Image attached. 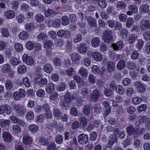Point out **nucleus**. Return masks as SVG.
<instances>
[{
	"mask_svg": "<svg viewBox=\"0 0 150 150\" xmlns=\"http://www.w3.org/2000/svg\"><path fill=\"white\" fill-rule=\"evenodd\" d=\"M135 85L138 88V90L139 92H143L146 90L145 85L141 82H137L135 83Z\"/></svg>",
	"mask_w": 150,
	"mask_h": 150,
	"instance_id": "obj_16",
	"label": "nucleus"
},
{
	"mask_svg": "<svg viewBox=\"0 0 150 150\" xmlns=\"http://www.w3.org/2000/svg\"><path fill=\"white\" fill-rule=\"evenodd\" d=\"M34 117V114L32 111L28 112L26 114V119L28 120H32L33 119Z\"/></svg>",
	"mask_w": 150,
	"mask_h": 150,
	"instance_id": "obj_57",
	"label": "nucleus"
},
{
	"mask_svg": "<svg viewBox=\"0 0 150 150\" xmlns=\"http://www.w3.org/2000/svg\"><path fill=\"white\" fill-rule=\"evenodd\" d=\"M57 35L60 38H62L64 35H68L69 37H70L71 33L68 30L65 31L63 30H59L57 32Z\"/></svg>",
	"mask_w": 150,
	"mask_h": 150,
	"instance_id": "obj_20",
	"label": "nucleus"
},
{
	"mask_svg": "<svg viewBox=\"0 0 150 150\" xmlns=\"http://www.w3.org/2000/svg\"><path fill=\"white\" fill-rule=\"evenodd\" d=\"M110 138H111V139L109 141V147H112L113 144L117 141V139L116 137H114L113 134L110 136Z\"/></svg>",
	"mask_w": 150,
	"mask_h": 150,
	"instance_id": "obj_58",
	"label": "nucleus"
},
{
	"mask_svg": "<svg viewBox=\"0 0 150 150\" xmlns=\"http://www.w3.org/2000/svg\"><path fill=\"white\" fill-rule=\"evenodd\" d=\"M29 130L32 132H36L38 129V127L36 125L32 124L29 126Z\"/></svg>",
	"mask_w": 150,
	"mask_h": 150,
	"instance_id": "obj_54",
	"label": "nucleus"
},
{
	"mask_svg": "<svg viewBox=\"0 0 150 150\" xmlns=\"http://www.w3.org/2000/svg\"><path fill=\"white\" fill-rule=\"evenodd\" d=\"M34 44L31 41H29L26 43V47L27 49L30 50H32L34 48Z\"/></svg>",
	"mask_w": 150,
	"mask_h": 150,
	"instance_id": "obj_49",
	"label": "nucleus"
},
{
	"mask_svg": "<svg viewBox=\"0 0 150 150\" xmlns=\"http://www.w3.org/2000/svg\"><path fill=\"white\" fill-rule=\"evenodd\" d=\"M13 109L14 110L20 115L24 114L25 112V110L23 107L21 106L18 105H13Z\"/></svg>",
	"mask_w": 150,
	"mask_h": 150,
	"instance_id": "obj_10",
	"label": "nucleus"
},
{
	"mask_svg": "<svg viewBox=\"0 0 150 150\" xmlns=\"http://www.w3.org/2000/svg\"><path fill=\"white\" fill-rule=\"evenodd\" d=\"M129 9L133 13H136L138 11V9L136 6L134 4H131L128 6Z\"/></svg>",
	"mask_w": 150,
	"mask_h": 150,
	"instance_id": "obj_50",
	"label": "nucleus"
},
{
	"mask_svg": "<svg viewBox=\"0 0 150 150\" xmlns=\"http://www.w3.org/2000/svg\"><path fill=\"white\" fill-rule=\"evenodd\" d=\"M149 7L150 6L149 5L146 4H144L140 7L139 11L142 13H148L149 11Z\"/></svg>",
	"mask_w": 150,
	"mask_h": 150,
	"instance_id": "obj_18",
	"label": "nucleus"
},
{
	"mask_svg": "<svg viewBox=\"0 0 150 150\" xmlns=\"http://www.w3.org/2000/svg\"><path fill=\"white\" fill-rule=\"evenodd\" d=\"M10 124V121L8 120L1 119L0 121V126L1 128H5L8 126Z\"/></svg>",
	"mask_w": 150,
	"mask_h": 150,
	"instance_id": "obj_28",
	"label": "nucleus"
},
{
	"mask_svg": "<svg viewBox=\"0 0 150 150\" xmlns=\"http://www.w3.org/2000/svg\"><path fill=\"white\" fill-rule=\"evenodd\" d=\"M79 124L83 127L86 126L87 125V120L86 118L82 117L79 118Z\"/></svg>",
	"mask_w": 150,
	"mask_h": 150,
	"instance_id": "obj_37",
	"label": "nucleus"
},
{
	"mask_svg": "<svg viewBox=\"0 0 150 150\" xmlns=\"http://www.w3.org/2000/svg\"><path fill=\"white\" fill-rule=\"evenodd\" d=\"M72 61L75 62L78 64L80 59V57L78 53H73L71 56Z\"/></svg>",
	"mask_w": 150,
	"mask_h": 150,
	"instance_id": "obj_27",
	"label": "nucleus"
},
{
	"mask_svg": "<svg viewBox=\"0 0 150 150\" xmlns=\"http://www.w3.org/2000/svg\"><path fill=\"white\" fill-rule=\"evenodd\" d=\"M45 92L44 90L39 89L36 92V95L38 97H42L44 96Z\"/></svg>",
	"mask_w": 150,
	"mask_h": 150,
	"instance_id": "obj_53",
	"label": "nucleus"
},
{
	"mask_svg": "<svg viewBox=\"0 0 150 150\" xmlns=\"http://www.w3.org/2000/svg\"><path fill=\"white\" fill-rule=\"evenodd\" d=\"M23 61L28 65H31L33 63V59L31 56H28L27 54H24L22 57Z\"/></svg>",
	"mask_w": 150,
	"mask_h": 150,
	"instance_id": "obj_6",
	"label": "nucleus"
},
{
	"mask_svg": "<svg viewBox=\"0 0 150 150\" xmlns=\"http://www.w3.org/2000/svg\"><path fill=\"white\" fill-rule=\"evenodd\" d=\"M147 107L146 105L142 104L138 107L137 109L139 113L145 111L146 110Z\"/></svg>",
	"mask_w": 150,
	"mask_h": 150,
	"instance_id": "obj_55",
	"label": "nucleus"
},
{
	"mask_svg": "<svg viewBox=\"0 0 150 150\" xmlns=\"http://www.w3.org/2000/svg\"><path fill=\"white\" fill-rule=\"evenodd\" d=\"M83 112L86 115H88L90 112V108L89 105H85L83 108Z\"/></svg>",
	"mask_w": 150,
	"mask_h": 150,
	"instance_id": "obj_64",
	"label": "nucleus"
},
{
	"mask_svg": "<svg viewBox=\"0 0 150 150\" xmlns=\"http://www.w3.org/2000/svg\"><path fill=\"white\" fill-rule=\"evenodd\" d=\"M45 71L48 73H51L53 71L52 66L50 64H45L43 68Z\"/></svg>",
	"mask_w": 150,
	"mask_h": 150,
	"instance_id": "obj_35",
	"label": "nucleus"
},
{
	"mask_svg": "<svg viewBox=\"0 0 150 150\" xmlns=\"http://www.w3.org/2000/svg\"><path fill=\"white\" fill-rule=\"evenodd\" d=\"M23 83L27 87H29L31 85L29 79L26 77L24 78L23 79Z\"/></svg>",
	"mask_w": 150,
	"mask_h": 150,
	"instance_id": "obj_59",
	"label": "nucleus"
},
{
	"mask_svg": "<svg viewBox=\"0 0 150 150\" xmlns=\"http://www.w3.org/2000/svg\"><path fill=\"white\" fill-rule=\"evenodd\" d=\"M36 83V84L40 87H42L47 84V80L45 78H42L40 77H37Z\"/></svg>",
	"mask_w": 150,
	"mask_h": 150,
	"instance_id": "obj_9",
	"label": "nucleus"
},
{
	"mask_svg": "<svg viewBox=\"0 0 150 150\" xmlns=\"http://www.w3.org/2000/svg\"><path fill=\"white\" fill-rule=\"evenodd\" d=\"M100 40L98 37L94 38L92 40L91 44L92 46L94 47H98L99 45Z\"/></svg>",
	"mask_w": 150,
	"mask_h": 150,
	"instance_id": "obj_26",
	"label": "nucleus"
},
{
	"mask_svg": "<svg viewBox=\"0 0 150 150\" xmlns=\"http://www.w3.org/2000/svg\"><path fill=\"white\" fill-rule=\"evenodd\" d=\"M29 37V34L28 33L25 31L21 32L18 35L19 38L21 40H24L28 38Z\"/></svg>",
	"mask_w": 150,
	"mask_h": 150,
	"instance_id": "obj_23",
	"label": "nucleus"
},
{
	"mask_svg": "<svg viewBox=\"0 0 150 150\" xmlns=\"http://www.w3.org/2000/svg\"><path fill=\"white\" fill-rule=\"evenodd\" d=\"M138 36L134 34L131 35L129 37L128 41L130 44H133L138 38Z\"/></svg>",
	"mask_w": 150,
	"mask_h": 150,
	"instance_id": "obj_47",
	"label": "nucleus"
},
{
	"mask_svg": "<svg viewBox=\"0 0 150 150\" xmlns=\"http://www.w3.org/2000/svg\"><path fill=\"white\" fill-rule=\"evenodd\" d=\"M45 13L46 17L53 16L57 13L53 10L50 8H48L47 10L45 11Z\"/></svg>",
	"mask_w": 150,
	"mask_h": 150,
	"instance_id": "obj_30",
	"label": "nucleus"
},
{
	"mask_svg": "<svg viewBox=\"0 0 150 150\" xmlns=\"http://www.w3.org/2000/svg\"><path fill=\"white\" fill-rule=\"evenodd\" d=\"M52 42L49 40H47L45 41V47L46 49L47 54L48 55H51V49L52 48L53 45Z\"/></svg>",
	"mask_w": 150,
	"mask_h": 150,
	"instance_id": "obj_7",
	"label": "nucleus"
},
{
	"mask_svg": "<svg viewBox=\"0 0 150 150\" xmlns=\"http://www.w3.org/2000/svg\"><path fill=\"white\" fill-rule=\"evenodd\" d=\"M5 87L7 89H11L13 87V83L12 81L10 80H8L6 82L5 84Z\"/></svg>",
	"mask_w": 150,
	"mask_h": 150,
	"instance_id": "obj_60",
	"label": "nucleus"
},
{
	"mask_svg": "<svg viewBox=\"0 0 150 150\" xmlns=\"http://www.w3.org/2000/svg\"><path fill=\"white\" fill-rule=\"evenodd\" d=\"M78 142L81 144H84L86 143L88 140V135L84 134H80L78 137Z\"/></svg>",
	"mask_w": 150,
	"mask_h": 150,
	"instance_id": "obj_5",
	"label": "nucleus"
},
{
	"mask_svg": "<svg viewBox=\"0 0 150 150\" xmlns=\"http://www.w3.org/2000/svg\"><path fill=\"white\" fill-rule=\"evenodd\" d=\"M2 35L5 37H7L9 36V33L7 29L6 28H3L1 30Z\"/></svg>",
	"mask_w": 150,
	"mask_h": 150,
	"instance_id": "obj_62",
	"label": "nucleus"
},
{
	"mask_svg": "<svg viewBox=\"0 0 150 150\" xmlns=\"http://www.w3.org/2000/svg\"><path fill=\"white\" fill-rule=\"evenodd\" d=\"M54 85L53 83H49L46 86L45 91L46 92L49 93L51 94L54 90Z\"/></svg>",
	"mask_w": 150,
	"mask_h": 150,
	"instance_id": "obj_15",
	"label": "nucleus"
},
{
	"mask_svg": "<svg viewBox=\"0 0 150 150\" xmlns=\"http://www.w3.org/2000/svg\"><path fill=\"white\" fill-rule=\"evenodd\" d=\"M35 20L38 22H41L43 21L44 16L41 14H38L35 16L34 17Z\"/></svg>",
	"mask_w": 150,
	"mask_h": 150,
	"instance_id": "obj_40",
	"label": "nucleus"
},
{
	"mask_svg": "<svg viewBox=\"0 0 150 150\" xmlns=\"http://www.w3.org/2000/svg\"><path fill=\"white\" fill-rule=\"evenodd\" d=\"M144 38L146 41L150 40V30L145 32L143 34Z\"/></svg>",
	"mask_w": 150,
	"mask_h": 150,
	"instance_id": "obj_61",
	"label": "nucleus"
},
{
	"mask_svg": "<svg viewBox=\"0 0 150 150\" xmlns=\"http://www.w3.org/2000/svg\"><path fill=\"white\" fill-rule=\"evenodd\" d=\"M112 32L109 30H106L103 33V40L105 42L109 43L112 40Z\"/></svg>",
	"mask_w": 150,
	"mask_h": 150,
	"instance_id": "obj_1",
	"label": "nucleus"
},
{
	"mask_svg": "<svg viewBox=\"0 0 150 150\" xmlns=\"http://www.w3.org/2000/svg\"><path fill=\"white\" fill-rule=\"evenodd\" d=\"M4 16L7 19H11L15 17V13L13 11L9 10L6 11Z\"/></svg>",
	"mask_w": 150,
	"mask_h": 150,
	"instance_id": "obj_13",
	"label": "nucleus"
},
{
	"mask_svg": "<svg viewBox=\"0 0 150 150\" xmlns=\"http://www.w3.org/2000/svg\"><path fill=\"white\" fill-rule=\"evenodd\" d=\"M87 21L88 25L91 27H96L97 25L96 21L95 18L91 17H88Z\"/></svg>",
	"mask_w": 150,
	"mask_h": 150,
	"instance_id": "obj_17",
	"label": "nucleus"
},
{
	"mask_svg": "<svg viewBox=\"0 0 150 150\" xmlns=\"http://www.w3.org/2000/svg\"><path fill=\"white\" fill-rule=\"evenodd\" d=\"M64 99L67 103H69L72 100H76L77 97V95L75 93H72L69 91H67L65 96Z\"/></svg>",
	"mask_w": 150,
	"mask_h": 150,
	"instance_id": "obj_2",
	"label": "nucleus"
},
{
	"mask_svg": "<svg viewBox=\"0 0 150 150\" xmlns=\"http://www.w3.org/2000/svg\"><path fill=\"white\" fill-rule=\"evenodd\" d=\"M63 137L61 134L57 135L55 138V142L58 144H62L63 141Z\"/></svg>",
	"mask_w": 150,
	"mask_h": 150,
	"instance_id": "obj_44",
	"label": "nucleus"
},
{
	"mask_svg": "<svg viewBox=\"0 0 150 150\" xmlns=\"http://www.w3.org/2000/svg\"><path fill=\"white\" fill-rule=\"evenodd\" d=\"M14 48L16 50L19 52L21 51L23 49L22 45L19 43H16L14 45Z\"/></svg>",
	"mask_w": 150,
	"mask_h": 150,
	"instance_id": "obj_63",
	"label": "nucleus"
},
{
	"mask_svg": "<svg viewBox=\"0 0 150 150\" xmlns=\"http://www.w3.org/2000/svg\"><path fill=\"white\" fill-rule=\"evenodd\" d=\"M107 69L110 72H112L115 69L114 63L112 61H108L107 63Z\"/></svg>",
	"mask_w": 150,
	"mask_h": 150,
	"instance_id": "obj_21",
	"label": "nucleus"
},
{
	"mask_svg": "<svg viewBox=\"0 0 150 150\" xmlns=\"http://www.w3.org/2000/svg\"><path fill=\"white\" fill-rule=\"evenodd\" d=\"M101 95V92L100 91L97 90H94L91 94V100L93 102H96Z\"/></svg>",
	"mask_w": 150,
	"mask_h": 150,
	"instance_id": "obj_3",
	"label": "nucleus"
},
{
	"mask_svg": "<svg viewBox=\"0 0 150 150\" xmlns=\"http://www.w3.org/2000/svg\"><path fill=\"white\" fill-rule=\"evenodd\" d=\"M79 51L81 53H85L87 51V47L86 45L84 43H81L78 48Z\"/></svg>",
	"mask_w": 150,
	"mask_h": 150,
	"instance_id": "obj_19",
	"label": "nucleus"
},
{
	"mask_svg": "<svg viewBox=\"0 0 150 150\" xmlns=\"http://www.w3.org/2000/svg\"><path fill=\"white\" fill-rule=\"evenodd\" d=\"M92 57L94 60L96 61L99 62L102 59V56L101 54L97 52H93Z\"/></svg>",
	"mask_w": 150,
	"mask_h": 150,
	"instance_id": "obj_24",
	"label": "nucleus"
},
{
	"mask_svg": "<svg viewBox=\"0 0 150 150\" xmlns=\"http://www.w3.org/2000/svg\"><path fill=\"white\" fill-rule=\"evenodd\" d=\"M39 142L41 144L44 146H46L49 144V141L47 139L43 137H41L40 138Z\"/></svg>",
	"mask_w": 150,
	"mask_h": 150,
	"instance_id": "obj_43",
	"label": "nucleus"
},
{
	"mask_svg": "<svg viewBox=\"0 0 150 150\" xmlns=\"http://www.w3.org/2000/svg\"><path fill=\"white\" fill-rule=\"evenodd\" d=\"M3 137L4 140L7 142H10L12 140L11 136L8 132H5L3 134Z\"/></svg>",
	"mask_w": 150,
	"mask_h": 150,
	"instance_id": "obj_29",
	"label": "nucleus"
},
{
	"mask_svg": "<svg viewBox=\"0 0 150 150\" xmlns=\"http://www.w3.org/2000/svg\"><path fill=\"white\" fill-rule=\"evenodd\" d=\"M127 4L124 2L120 1H118L116 5L117 8L125 9L126 8Z\"/></svg>",
	"mask_w": 150,
	"mask_h": 150,
	"instance_id": "obj_42",
	"label": "nucleus"
},
{
	"mask_svg": "<svg viewBox=\"0 0 150 150\" xmlns=\"http://www.w3.org/2000/svg\"><path fill=\"white\" fill-rule=\"evenodd\" d=\"M48 24L50 26H52L54 27L58 28L60 25L61 21L59 19L56 20L55 21L50 20L49 21Z\"/></svg>",
	"mask_w": 150,
	"mask_h": 150,
	"instance_id": "obj_12",
	"label": "nucleus"
},
{
	"mask_svg": "<svg viewBox=\"0 0 150 150\" xmlns=\"http://www.w3.org/2000/svg\"><path fill=\"white\" fill-rule=\"evenodd\" d=\"M53 112L54 115L57 118L60 119L63 115L62 112L59 109L54 108Z\"/></svg>",
	"mask_w": 150,
	"mask_h": 150,
	"instance_id": "obj_14",
	"label": "nucleus"
},
{
	"mask_svg": "<svg viewBox=\"0 0 150 150\" xmlns=\"http://www.w3.org/2000/svg\"><path fill=\"white\" fill-rule=\"evenodd\" d=\"M35 27L34 25L32 23H27L25 25V29L28 32H30L35 28Z\"/></svg>",
	"mask_w": 150,
	"mask_h": 150,
	"instance_id": "obj_31",
	"label": "nucleus"
},
{
	"mask_svg": "<svg viewBox=\"0 0 150 150\" xmlns=\"http://www.w3.org/2000/svg\"><path fill=\"white\" fill-rule=\"evenodd\" d=\"M66 86L65 83H62L57 86V89L59 91H63L65 90Z\"/></svg>",
	"mask_w": 150,
	"mask_h": 150,
	"instance_id": "obj_39",
	"label": "nucleus"
},
{
	"mask_svg": "<svg viewBox=\"0 0 150 150\" xmlns=\"http://www.w3.org/2000/svg\"><path fill=\"white\" fill-rule=\"evenodd\" d=\"M82 39V35L79 33L76 34L74 39V42L76 43L81 42Z\"/></svg>",
	"mask_w": 150,
	"mask_h": 150,
	"instance_id": "obj_45",
	"label": "nucleus"
},
{
	"mask_svg": "<svg viewBox=\"0 0 150 150\" xmlns=\"http://www.w3.org/2000/svg\"><path fill=\"white\" fill-rule=\"evenodd\" d=\"M11 67L8 64H6L3 65L2 71L5 73H7L10 71Z\"/></svg>",
	"mask_w": 150,
	"mask_h": 150,
	"instance_id": "obj_36",
	"label": "nucleus"
},
{
	"mask_svg": "<svg viewBox=\"0 0 150 150\" xmlns=\"http://www.w3.org/2000/svg\"><path fill=\"white\" fill-rule=\"evenodd\" d=\"M125 65V61L121 60L119 61L117 65V68L119 70H121L124 68Z\"/></svg>",
	"mask_w": 150,
	"mask_h": 150,
	"instance_id": "obj_38",
	"label": "nucleus"
},
{
	"mask_svg": "<svg viewBox=\"0 0 150 150\" xmlns=\"http://www.w3.org/2000/svg\"><path fill=\"white\" fill-rule=\"evenodd\" d=\"M123 42L121 41H118L116 43H113L112 45V47L115 51L121 50L123 48Z\"/></svg>",
	"mask_w": 150,
	"mask_h": 150,
	"instance_id": "obj_11",
	"label": "nucleus"
},
{
	"mask_svg": "<svg viewBox=\"0 0 150 150\" xmlns=\"http://www.w3.org/2000/svg\"><path fill=\"white\" fill-rule=\"evenodd\" d=\"M115 90L118 94L123 95L125 92V89L121 85H118L115 87Z\"/></svg>",
	"mask_w": 150,
	"mask_h": 150,
	"instance_id": "obj_33",
	"label": "nucleus"
},
{
	"mask_svg": "<svg viewBox=\"0 0 150 150\" xmlns=\"http://www.w3.org/2000/svg\"><path fill=\"white\" fill-rule=\"evenodd\" d=\"M61 21L62 25L64 26L67 25L69 23V19L67 16H63L61 18Z\"/></svg>",
	"mask_w": 150,
	"mask_h": 150,
	"instance_id": "obj_32",
	"label": "nucleus"
},
{
	"mask_svg": "<svg viewBox=\"0 0 150 150\" xmlns=\"http://www.w3.org/2000/svg\"><path fill=\"white\" fill-rule=\"evenodd\" d=\"M98 2L100 6L102 8H104L107 6V4L105 0H98Z\"/></svg>",
	"mask_w": 150,
	"mask_h": 150,
	"instance_id": "obj_56",
	"label": "nucleus"
},
{
	"mask_svg": "<svg viewBox=\"0 0 150 150\" xmlns=\"http://www.w3.org/2000/svg\"><path fill=\"white\" fill-rule=\"evenodd\" d=\"M142 120L145 124L146 126L150 127V119L146 116H143L142 117Z\"/></svg>",
	"mask_w": 150,
	"mask_h": 150,
	"instance_id": "obj_41",
	"label": "nucleus"
},
{
	"mask_svg": "<svg viewBox=\"0 0 150 150\" xmlns=\"http://www.w3.org/2000/svg\"><path fill=\"white\" fill-rule=\"evenodd\" d=\"M32 138L27 134H25L23 137V143L25 145L30 144L32 142Z\"/></svg>",
	"mask_w": 150,
	"mask_h": 150,
	"instance_id": "obj_8",
	"label": "nucleus"
},
{
	"mask_svg": "<svg viewBox=\"0 0 150 150\" xmlns=\"http://www.w3.org/2000/svg\"><path fill=\"white\" fill-rule=\"evenodd\" d=\"M140 28L142 30L145 31L150 29V21L143 20L140 24Z\"/></svg>",
	"mask_w": 150,
	"mask_h": 150,
	"instance_id": "obj_4",
	"label": "nucleus"
},
{
	"mask_svg": "<svg viewBox=\"0 0 150 150\" xmlns=\"http://www.w3.org/2000/svg\"><path fill=\"white\" fill-rule=\"evenodd\" d=\"M120 36L123 38H126L128 35V30L126 28L122 29L120 31Z\"/></svg>",
	"mask_w": 150,
	"mask_h": 150,
	"instance_id": "obj_51",
	"label": "nucleus"
},
{
	"mask_svg": "<svg viewBox=\"0 0 150 150\" xmlns=\"http://www.w3.org/2000/svg\"><path fill=\"white\" fill-rule=\"evenodd\" d=\"M103 104L105 108V115L106 116L110 112L111 110V108L110 106L109 103L108 102L104 101Z\"/></svg>",
	"mask_w": 150,
	"mask_h": 150,
	"instance_id": "obj_22",
	"label": "nucleus"
},
{
	"mask_svg": "<svg viewBox=\"0 0 150 150\" xmlns=\"http://www.w3.org/2000/svg\"><path fill=\"white\" fill-rule=\"evenodd\" d=\"M74 69L72 67L67 69L66 71V74L69 76H71L74 75Z\"/></svg>",
	"mask_w": 150,
	"mask_h": 150,
	"instance_id": "obj_52",
	"label": "nucleus"
},
{
	"mask_svg": "<svg viewBox=\"0 0 150 150\" xmlns=\"http://www.w3.org/2000/svg\"><path fill=\"white\" fill-rule=\"evenodd\" d=\"M79 74L83 77H86L88 74L87 70L85 68L82 67L79 70Z\"/></svg>",
	"mask_w": 150,
	"mask_h": 150,
	"instance_id": "obj_34",
	"label": "nucleus"
},
{
	"mask_svg": "<svg viewBox=\"0 0 150 150\" xmlns=\"http://www.w3.org/2000/svg\"><path fill=\"white\" fill-rule=\"evenodd\" d=\"M144 44V42L142 39H139L138 42L136 45V47L139 50H141L143 47Z\"/></svg>",
	"mask_w": 150,
	"mask_h": 150,
	"instance_id": "obj_48",
	"label": "nucleus"
},
{
	"mask_svg": "<svg viewBox=\"0 0 150 150\" xmlns=\"http://www.w3.org/2000/svg\"><path fill=\"white\" fill-rule=\"evenodd\" d=\"M127 132L129 135H131L132 134H136V129L132 125H130L127 127Z\"/></svg>",
	"mask_w": 150,
	"mask_h": 150,
	"instance_id": "obj_25",
	"label": "nucleus"
},
{
	"mask_svg": "<svg viewBox=\"0 0 150 150\" xmlns=\"http://www.w3.org/2000/svg\"><path fill=\"white\" fill-rule=\"evenodd\" d=\"M9 60L10 63L14 66L17 65L20 62L19 60L15 57H13L10 58Z\"/></svg>",
	"mask_w": 150,
	"mask_h": 150,
	"instance_id": "obj_46",
	"label": "nucleus"
}]
</instances>
